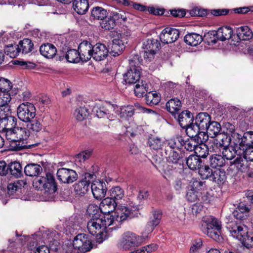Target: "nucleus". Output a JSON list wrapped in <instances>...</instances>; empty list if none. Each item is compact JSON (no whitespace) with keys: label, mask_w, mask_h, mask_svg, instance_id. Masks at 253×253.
<instances>
[{"label":"nucleus","mask_w":253,"mask_h":253,"mask_svg":"<svg viewBox=\"0 0 253 253\" xmlns=\"http://www.w3.org/2000/svg\"><path fill=\"white\" fill-rule=\"evenodd\" d=\"M56 175L58 180L64 183H73L78 178V174L75 170L66 168L59 169Z\"/></svg>","instance_id":"obj_16"},{"label":"nucleus","mask_w":253,"mask_h":253,"mask_svg":"<svg viewBox=\"0 0 253 253\" xmlns=\"http://www.w3.org/2000/svg\"><path fill=\"white\" fill-rule=\"evenodd\" d=\"M223 128L226 130L225 132L228 135H231L233 137L239 138L241 136L238 133L235 132V126L230 123L226 122L224 124Z\"/></svg>","instance_id":"obj_60"},{"label":"nucleus","mask_w":253,"mask_h":253,"mask_svg":"<svg viewBox=\"0 0 253 253\" xmlns=\"http://www.w3.org/2000/svg\"><path fill=\"white\" fill-rule=\"evenodd\" d=\"M93 176L92 174L85 173L84 178L74 184V190L77 195L82 196L88 192L91 180L93 178Z\"/></svg>","instance_id":"obj_15"},{"label":"nucleus","mask_w":253,"mask_h":253,"mask_svg":"<svg viewBox=\"0 0 253 253\" xmlns=\"http://www.w3.org/2000/svg\"><path fill=\"white\" fill-rule=\"evenodd\" d=\"M93 46L87 41H84L78 46V52L82 58V61L86 62L91 58Z\"/></svg>","instance_id":"obj_21"},{"label":"nucleus","mask_w":253,"mask_h":253,"mask_svg":"<svg viewBox=\"0 0 253 253\" xmlns=\"http://www.w3.org/2000/svg\"><path fill=\"white\" fill-rule=\"evenodd\" d=\"M110 16L106 17L103 19L100 22L101 28L105 30H110L113 29L116 25L114 21H112Z\"/></svg>","instance_id":"obj_59"},{"label":"nucleus","mask_w":253,"mask_h":253,"mask_svg":"<svg viewBox=\"0 0 253 253\" xmlns=\"http://www.w3.org/2000/svg\"><path fill=\"white\" fill-rule=\"evenodd\" d=\"M201 229L204 233L216 241L222 239L221 222L213 216L207 215L203 217Z\"/></svg>","instance_id":"obj_2"},{"label":"nucleus","mask_w":253,"mask_h":253,"mask_svg":"<svg viewBox=\"0 0 253 253\" xmlns=\"http://www.w3.org/2000/svg\"><path fill=\"white\" fill-rule=\"evenodd\" d=\"M162 212L160 211H155L152 213V216L151 218L148 227V232L149 233H151L155 227L157 226L161 219Z\"/></svg>","instance_id":"obj_40"},{"label":"nucleus","mask_w":253,"mask_h":253,"mask_svg":"<svg viewBox=\"0 0 253 253\" xmlns=\"http://www.w3.org/2000/svg\"><path fill=\"white\" fill-rule=\"evenodd\" d=\"M16 119L9 115L7 118L0 121V132L6 133L9 130H13L16 125Z\"/></svg>","instance_id":"obj_24"},{"label":"nucleus","mask_w":253,"mask_h":253,"mask_svg":"<svg viewBox=\"0 0 253 253\" xmlns=\"http://www.w3.org/2000/svg\"><path fill=\"white\" fill-rule=\"evenodd\" d=\"M201 193V192L195 191L190 187L187 192L186 198L188 201L194 202L199 199Z\"/></svg>","instance_id":"obj_61"},{"label":"nucleus","mask_w":253,"mask_h":253,"mask_svg":"<svg viewBox=\"0 0 253 253\" xmlns=\"http://www.w3.org/2000/svg\"><path fill=\"white\" fill-rule=\"evenodd\" d=\"M148 91V85L145 81H141L135 84L134 92L135 96L138 97L143 96Z\"/></svg>","instance_id":"obj_43"},{"label":"nucleus","mask_w":253,"mask_h":253,"mask_svg":"<svg viewBox=\"0 0 253 253\" xmlns=\"http://www.w3.org/2000/svg\"><path fill=\"white\" fill-rule=\"evenodd\" d=\"M73 6L77 13L84 14L88 10L89 4L87 0H75Z\"/></svg>","instance_id":"obj_37"},{"label":"nucleus","mask_w":253,"mask_h":253,"mask_svg":"<svg viewBox=\"0 0 253 253\" xmlns=\"http://www.w3.org/2000/svg\"><path fill=\"white\" fill-rule=\"evenodd\" d=\"M91 15L94 18L101 21L107 16V12L101 7H95L91 11Z\"/></svg>","instance_id":"obj_53"},{"label":"nucleus","mask_w":253,"mask_h":253,"mask_svg":"<svg viewBox=\"0 0 253 253\" xmlns=\"http://www.w3.org/2000/svg\"><path fill=\"white\" fill-rule=\"evenodd\" d=\"M65 58L70 63H78L82 61L81 56L77 50L70 49L68 50L65 55Z\"/></svg>","instance_id":"obj_48"},{"label":"nucleus","mask_w":253,"mask_h":253,"mask_svg":"<svg viewBox=\"0 0 253 253\" xmlns=\"http://www.w3.org/2000/svg\"><path fill=\"white\" fill-rule=\"evenodd\" d=\"M91 189L92 194L96 199L101 200L105 197L107 192V187L104 182L93 181L92 183Z\"/></svg>","instance_id":"obj_19"},{"label":"nucleus","mask_w":253,"mask_h":253,"mask_svg":"<svg viewBox=\"0 0 253 253\" xmlns=\"http://www.w3.org/2000/svg\"><path fill=\"white\" fill-rule=\"evenodd\" d=\"M240 147L238 143H234V145L227 146L225 147L222 150V157L227 160L233 159L236 156L239 157L238 153Z\"/></svg>","instance_id":"obj_26"},{"label":"nucleus","mask_w":253,"mask_h":253,"mask_svg":"<svg viewBox=\"0 0 253 253\" xmlns=\"http://www.w3.org/2000/svg\"><path fill=\"white\" fill-rule=\"evenodd\" d=\"M160 43L158 40L149 38L143 42L142 48L144 50L143 57L145 59L151 61L154 58L156 52L158 51Z\"/></svg>","instance_id":"obj_10"},{"label":"nucleus","mask_w":253,"mask_h":253,"mask_svg":"<svg viewBox=\"0 0 253 253\" xmlns=\"http://www.w3.org/2000/svg\"><path fill=\"white\" fill-rule=\"evenodd\" d=\"M110 218V214H106L99 218H91L87 224L88 232L93 236L101 235L103 232L108 233L115 228L113 226L110 227L113 221Z\"/></svg>","instance_id":"obj_3"},{"label":"nucleus","mask_w":253,"mask_h":253,"mask_svg":"<svg viewBox=\"0 0 253 253\" xmlns=\"http://www.w3.org/2000/svg\"><path fill=\"white\" fill-rule=\"evenodd\" d=\"M140 60L139 56L135 55L129 59V68L124 75L125 82L128 84H135L140 78Z\"/></svg>","instance_id":"obj_5"},{"label":"nucleus","mask_w":253,"mask_h":253,"mask_svg":"<svg viewBox=\"0 0 253 253\" xmlns=\"http://www.w3.org/2000/svg\"><path fill=\"white\" fill-rule=\"evenodd\" d=\"M33 186L38 190H45L50 193H54L57 190L54 177L50 173H47L45 176L36 177L33 181Z\"/></svg>","instance_id":"obj_6"},{"label":"nucleus","mask_w":253,"mask_h":253,"mask_svg":"<svg viewBox=\"0 0 253 253\" xmlns=\"http://www.w3.org/2000/svg\"><path fill=\"white\" fill-rule=\"evenodd\" d=\"M237 35L240 40H249L253 37V33L249 27L241 26L237 29Z\"/></svg>","instance_id":"obj_35"},{"label":"nucleus","mask_w":253,"mask_h":253,"mask_svg":"<svg viewBox=\"0 0 253 253\" xmlns=\"http://www.w3.org/2000/svg\"><path fill=\"white\" fill-rule=\"evenodd\" d=\"M110 198L116 202L121 200L124 196V190L119 186H116L110 191Z\"/></svg>","instance_id":"obj_50"},{"label":"nucleus","mask_w":253,"mask_h":253,"mask_svg":"<svg viewBox=\"0 0 253 253\" xmlns=\"http://www.w3.org/2000/svg\"><path fill=\"white\" fill-rule=\"evenodd\" d=\"M181 155L175 150H170L168 156L167 157V161L169 163L172 164H177L182 159Z\"/></svg>","instance_id":"obj_56"},{"label":"nucleus","mask_w":253,"mask_h":253,"mask_svg":"<svg viewBox=\"0 0 253 253\" xmlns=\"http://www.w3.org/2000/svg\"><path fill=\"white\" fill-rule=\"evenodd\" d=\"M211 116L206 112L199 113L195 118V124L201 128V131L205 130L211 122Z\"/></svg>","instance_id":"obj_27"},{"label":"nucleus","mask_w":253,"mask_h":253,"mask_svg":"<svg viewBox=\"0 0 253 253\" xmlns=\"http://www.w3.org/2000/svg\"><path fill=\"white\" fill-rule=\"evenodd\" d=\"M209 147L210 151L217 153L223 150L224 146L215 139L210 141L209 143Z\"/></svg>","instance_id":"obj_64"},{"label":"nucleus","mask_w":253,"mask_h":253,"mask_svg":"<svg viewBox=\"0 0 253 253\" xmlns=\"http://www.w3.org/2000/svg\"><path fill=\"white\" fill-rule=\"evenodd\" d=\"M109 50L105 44L97 43L93 46L91 57L97 61L105 59L108 56Z\"/></svg>","instance_id":"obj_18"},{"label":"nucleus","mask_w":253,"mask_h":253,"mask_svg":"<svg viewBox=\"0 0 253 253\" xmlns=\"http://www.w3.org/2000/svg\"><path fill=\"white\" fill-rule=\"evenodd\" d=\"M179 36V32L177 29L167 27L162 31L159 38L163 43L169 44L175 42Z\"/></svg>","instance_id":"obj_17"},{"label":"nucleus","mask_w":253,"mask_h":253,"mask_svg":"<svg viewBox=\"0 0 253 253\" xmlns=\"http://www.w3.org/2000/svg\"><path fill=\"white\" fill-rule=\"evenodd\" d=\"M206 130L208 134L207 137L210 136L211 138H214L221 132V125L217 122L212 121L209 124Z\"/></svg>","instance_id":"obj_34"},{"label":"nucleus","mask_w":253,"mask_h":253,"mask_svg":"<svg viewBox=\"0 0 253 253\" xmlns=\"http://www.w3.org/2000/svg\"><path fill=\"white\" fill-rule=\"evenodd\" d=\"M186 134L190 137L195 138L197 137L198 139H202L201 136L204 135V132H200L201 128L195 123L192 122L185 128Z\"/></svg>","instance_id":"obj_30"},{"label":"nucleus","mask_w":253,"mask_h":253,"mask_svg":"<svg viewBox=\"0 0 253 253\" xmlns=\"http://www.w3.org/2000/svg\"><path fill=\"white\" fill-rule=\"evenodd\" d=\"M27 184L24 179L17 180L13 182L9 183L7 185V191L9 195H13L16 192L20 190Z\"/></svg>","instance_id":"obj_38"},{"label":"nucleus","mask_w":253,"mask_h":253,"mask_svg":"<svg viewBox=\"0 0 253 253\" xmlns=\"http://www.w3.org/2000/svg\"><path fill=\"white\" fill-rule=\"evenodd\" d=\"M148 143L151 149L158 150L162 148L163 141L157 137H152L149 138Z\"/></svg>","instance_id":"obj_57"},{"label":"nucleus","mask_w":253,"mask_h":253,"mask_svg":"<svg viewBox=\"0 0 253 253\" xmlns=\"http://www.w3.org/2000/svg\"><path fill=\"white\" fill-rule=\"evenodd\" d=\"M72 245L78 253L89 251L92 247L91 239L84 234H79L77 235L73 241Z\"/></svg>","instance_id":"obj_11"},{"label":"nucleus","mask_w":253,"mask_h":253,"mask_svg":"<svg viewBox=\"0 0 253 253\" xmlns=\"http://www.w3.org/2000/svg\"><path fill=\"white\" fill-rule=\"evenodd\" d=\"M230 216L226 217V223L228 224L227 228L233 238L242 242L248 236L247 227L245 226L238 225L237 221H235L236 224H233L232 221L230 220Z\"/></svg>","instance_id":"obj_12"},{"label":"nucleus","mask_w":253,"mask_h":253,"mask_svg":"<svg viewBox=\"0 0 253 253\" xmlns=\"http://www.w3.org/2000/svg\"><path fill=\"white\" fill-rule=\"evenodd\" d=\"M233 34V31L229 27H222L218 29L216 31H211L207 37L211 35H216L218 40L224 41L226 40H229L232 37Z\"/></svg>","instance_id":"obj_22"},{"label":"nucleus","mask_w":253,"mask_h":253,"mask_svg":"<svg viewBox=\"0 0 253 253\" xmlns=\"http://www.w3.org/2000/svg\"><path fill=\"white\" fill-rule=\"evenodd\" d=\"M41 54L46 58H52L56 54L57 49L55 46L51 43H45L42 45L40 48Z\"/></svg>","instance_id":"obj_28"},{"label":"nucleus","mask_w":253,"mask_h":253,"mask_svg":"<svg viewBox=\"0 0 253 253\" xmlns=\"http://www.w3.org/2000/svg\"><path fill=\"white\" fill-rule=\"evenodd\" d=\"M215 137H216L215 139L222 144L224 147L229 145L231 138L229 135L225 133V131L220 132L217 136H215Z\"/></svg>","instance_id":"obj_63"},{"label":"nucleus","mask_w":253,"mask_h":253,"mask_svg":"<svg viewBox=\"0 0 253 253\" xmlns=\"http://www.w3.org/2000/svg\"><path fill=\"white\" fill-rule=\"evenodd\" d=\"M36 108L34 105L29 102L21 104L17 109L18 118L26 123L31 122L36 116Z\"/></svg>","instance_id":"obj_9"},{"label":"nucleus","mask_w":253,"mask_h":253,"mask_svg":"<svg viewBox=\"0 0 253 253\" xmlns=\"http://www.w3.org/2000/svg\"><path fill=\"white\" fill-rule=\"evenodd\" d=\"M29 122L30 123L27 125V127L32 132H38L42 129V126L39 120L32 119Z\"/></svg>","instance_id":"obj_58"},{"label":"nucleus","mask_w":253,"mask_h":253,"mask_svg":"<svg viewBox=\"0 0 253 253\" xmlns=\"http://www.w3.org/2000/svg\"><path fill=\"white\" fill-rule=\"evenodd\" d=\"M89 112L87 108L84 106L77 108L74 113V117L79 121L85 119L89 115Z\"/></svg>","instance_id":"obj_46"},{"label":"nucleus","mask_w":253,"mask_h":253,"mask_svg":"<svg viewBox=\"0 0 253 253\" xmlns=\"http://www.w3.org/2000/svg\"><path fill=\"white\" fill-rule=\"evenodd\" d=\"M178 122L182 128H185L189 125L194 119V116L189 111L185 110L180 114H176V118H175Z\"/></svg>","instance_id":"obj_25"},{"label":"nucleus","mask_w":253,"mask_h":253,"mask_svg":"<svg viewBox=\"0 0 253 253\" xmlns=\"http://www.w3.org/2000/svg\"><path fill=\"white\" fill-rule=\"evenodd\" d=\"M146 102L150 105H155L160 101V97L156 92L149 91L145 95Z\"/></svg>","instance_id":"obj_54"},{"label":"nucleus","mask_w":253,"mask_h":253,"mask_svg":"<svg viewBox=\"0 0 253 253\" xmlns=\"http://www.w3.org/2000/svg\"><path fill=\"white\" fill-rule=\"evenodd\" d=\"M181 107V101L177 98L171 99L166 103L167 110L174 116V118H176V114Z\"/></svg>","instance_id":"obj_31"},{"label":"nucleus","mask_w":253,"mask_h":253,"mask_svg":"<svg viewBox=\"0 0 253 253\" xmlns=\"http://www.w3.org/2000/svg\"><path fill=\"white\" fill-rule=\"evenodd\" d=\"M139 210V204L133 203V201L127 202L126 206H119L115 209V211L110 214L112 219V226L115 227L113 229L118 228L121 224L128 218L134 215L133 212Z\"/></svg>","instance_id":"obj_1"},{"label":"nucleus","mask_w":253,"mask_h":253,"mask_svg":"<svg viewBox=\"0 0 253 253\" xmlns=\"http://www.w3.org/2000/svg\"><path fill=\"white\" fill-rule=\"evenodd\" d=\"M19 48L20 52L22 54H27L31 52L33 48L34 44L32 41L29 39H24L19 42Z\"/></svg>","instance_id":"obj_39"},{"label":"nucleus","mask_w":253,"mask_h":253,"mask_svg":"<svg viewBox=\"0 0 253 253\" xmlns=\"http://www.w3.org/2000/svg\"><path fill=\"white\" fill-rule=\"evenodd\" d=\"M148 236L143 234L142 236H136L135 234L127 232L125 233L122 239L119 243V247L125 250H130L131 248L138 246Z\"/></svg>","instance_id":"obj_8"},{"label":"nucleus","mask_w":253,"mask_h":253,"mask_svg":"<svg viewBox=\"0 0 253 253\" xmlns=\"http://www.w3.org/2000/svg\"><path fill=\"white\" fill-rule=\"evenodd\" d=\"M30 131L27 128L17 127L13 130H9L6 133V138L9 141V146L13 150H20L22 146L19 141L26 140L29 136Z\"/></svg>","instance_id":"obj_4"},{"label":"nucleus","mask_w":253,"mask_h":253,"mask_svg":"<svg viewBox=\"0 0 253 253\" xmlns=\"http://www.w3.org/2000/svg\"><path fill=\"white\" fill-rule=\"evenodd\" d=\"M210 165L212 168L218 169L225 166V160L221 155H212L210 157Z\"/></svg>","instance_id":"obj_36"},{"label":"nucleus","mask_w":253,"mask_h":253,"mask_svg":"<svg viewBox=\"0 0 253 253\" xmlns=\"http://www.w3.org/2000/svg\"><path fill=\"white\" fill-rule=\"evenodd\" d=\"M238 138L240 147L253 146V131H247L244 133L243 136L241 135Z\"/></svg>","instance_id":"obj_33"},{"label":"nucleus","mask_w":253,"mask_h":253,"mask_svg":"<svg viewBox=\"0 0 253 253\" xmlns=\"http://www.w3.org/2000/svg\"><path fill=\"white\" fill-rule=\"evenodd\" d=\"M92 111L99 118H106L110 121L116 119L115 105L111 104H96L92 109Z\"/></svg>","instance_id":"obj_7"},{"label":"nucleus","mask_w":253,"mask_h":253,"mask_svg":"<svg viewBox=\"0 0 253 253\" xmlns=\"http://www.w3.org/2000/svg\"><path fill=\"white\" fill-rule=\"evenodd\" d=\"M100 210V206L98 207L95 204H90L88 205L87 210L86 213L91 218H99L104 216L102 214Z\"/></svg>","instance_id":"obj_45"},{"label":"nucleus","mask_w":253,"mask_h":253,"mask_svg":"<svg viewBox=\"0 0 253 253\" xmlns=\"http://www.w3.org/2000/svg\"><path fill=\"white\" fill-rule=\"evenodd\" d=\"M238 153L239 157H237L234 161V164L237 168L242 169L244 165L242 163L243 161L242 156L247 161L253 162V146L240 147Z\"/></svg>","instance_id":"obj_13"},{"label":"nucleus","mask_w":253,"mask_h":253,"mask_svg":"<svg viewBox=\"0 0 253 253\" xmlns=\"http://www.w3.org/2000/svg\"><path fill=\"white\" fill-rule=\"evenodd\" d=\"M213 171L208 165H201L199 169V174L203 179H211Z\"/></svg>","instance_id":"obj_51"},{"label":"nucleus","mask_w":253,"mask_h":253,"mask_svg":"<svg viewBox=\"0 0 253 253\" xmlns=\"http://www.w3.org/2000/svg\"><path fill=\"white\" fill-rule=\"evenodd\" d=\"M226 179L225 171L220 169H215L212 174L211 180L217 183L218 184H223Z\"/></svg>","instance_id":"obj_42"},{"label":"nucleus","mask_w":253,"mask_h":253,"mask_svg":"<svg viewBox=\"0 0 253 253\" xmlns=\"http://www.w3.org/2000/svg\"><path fill=\"white\" fill-rule=\"evenodd\" d=\"M119 202L114 201L110 197L104 199L100 204V210L104 215L110 214L118 206Z\"/></svg>","instance_id":"obj_23"},{"label":"nucleus","mask_w":253,"mask_h":253,"mask_svg":"<svg viewBox=\"0 0 253 253\" xmlns=\"http://www.w3.org/2000/svg\"><path fill=\"white\" fill-rule=\"evenodd\" d=\"M5 53L11 58L17 56L20 52L18 44H10L5 46Z\"/></svg>","instance_id":"obj_52"},{"label":"nucleus","mask_w":253,"mask_h":253,"mask_svg":"<svg viewBox=\"0 0 253 253\" xmlns=\"http://www.w3.org/2000/svg\"><path fill=\"white\" fill-rule=\"evenodd\" d=\"M202 162L201 159L195 155H190L186 159V164L192 170L199 169L202 165Z\"/></svg>","instance_id":"obj_41"},{"label":"nucleus","mask_w":253,"mask_h":253,"mask_svg":"<svg viewBox=\"0 0 253 253\" xmlns=\"http://www.w3.org/2000/svg\"><path fill=\"white\" fill-rule=\"evenodd\" d=\"M249 211V208L244 203H240L232 213V216L236 219L243 220L246 218Z\"/></svg>","instance_id":"obj_29"},{"label":"nucleus","mask_w":253,"mask_h":253,"mask_svg":"<svg viewBox=\"0 0 253 253\" xmlns=\"http://www.w3.org/2000/svg\"><path fill=\"white\" fill-rule=\"evenodd\" d=\"M126 38L122 34H119L114 38L110 44V55L113 56H117L120 55L125 48V43H126Z\"/></svg>","instance_id":"obj_14"},{"label":"nucleus","mask_w":253,"mask_h":253,"mask_svg":"<svg viewBox=\"0 0 253 253\" xmlns=\"http://www.w3.org/2000/svg\"><path fill=\"white\" fill-rule=\"evenodd\" d=\"M184 41L187 45L196 46L202 42L203 38L199 34L191 33L185 36Z\"/></svg>","instance_id":"obj_32"},{"label":"nucleus","mask_w":253,"mask_h":253,"mask_svg":"<svg viewBox=\"0 0 253 253\" xmlns=\"http://www.w3.org/2000/svg\"><path fill=\"white\" fill-rule=\"evenodd\" d=\"M210 148L203 143L200 142L196 146L195 150V153L196 156H198L199 158H206L209 154Z\"/></svg>","instance_id":"obj_47"},{"label":"nucleus","mask_w":253,"mask_h":253,"mask_svg":"<svg viewBox=\"0 0 253 253\" xmlns=\"http://www.w3.org/2000/svg\"><path fill=\"white\" fill-rule=\"evenodd\" d=\"M200 142H202V140L198 139L197 137L190 138L186 140H184L183 147L188 151H195L197 145Z\"/></svg>","instance_id":"obj_49"},{"label":"nucleus","mask_w":253,"mask_h":253,"mask_svg":"<svg viewBox=\"0 0 253 253\" xmlns=\"http://www.w3.org/2000/svg\"><path fill=\"white\" fill-rule=\"evenodd\" d=\"M110 16L115 25L118 22H121L122 21H125L127 19L125 13L122 11L112 12Z\"/></svg>","instance_id":"obj_62"},{"label":"nucleus","mask_w":253,"mask_h":253,"mask_svg":"<svg viewBox=\"0 0 253 253\" xmlns=\"http://www.w3.org/2000/svg\"><path fill=\"white\" fill-rule=\"evenodd\" d=\"M115 114L120 117L122 121H128L134 114V108L132 105L119 107L115 105Z\"/></svg>","instance_id":"obj_20"},{"label":"nucleus","mask_w":253,"mask_h":253,"mask_svg":"<svg viewBox=\"0 0 253 253\" xmlns=\"http://www.w3.org/2000/svg\"><path fill=\"white\" fill-rule=\"evenodd\" d=\"M42 170V168L39 165L31 164L25 167L24 172L27 176H35L38 175Z\"/></svg>","instance_id":"obj_44"},{"label":"nucleus","mask_w":253,"mask_h":253,"mask_svg":"<svg viewBox=\"0 0 253 253\" xmlns=\"http://www.w3.org/2000/svg\"><path fill=\"white\" fill-rule=\"evenodd\" d=\"M11 174L15 177H18L22 175V167L18 162L11 163L9 166Z\"/></svg>","instance_id":"obj_55"}]
</instances>
